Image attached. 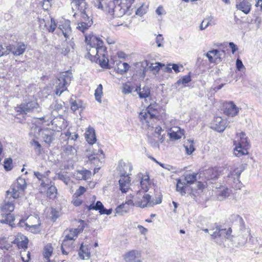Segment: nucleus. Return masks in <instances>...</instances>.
Instances as JSON below:
<instances>
[{
  "instance_id": "obj_1",
  "label": "nucleus",
  "mask_w": 262,
  "mask_h": 262,
  "mask_svg": "<svg viewBox=\"0 0 262 262\" xmlns=\"http://www.w3.org/2000/svg\"><path fill=\"white\" fill-rule=\"evenodd\" d=\"M159 105L156 102L150 103L149 105L139 114V118L143 123H146L148 127H153L154 123L159 117L158 108Z\"/></svg>"
},
{
  "instance_id": "obj_2",
  "label": "nucleus",
  "mask_w": 262,
  "mask_h": 262,
  "mask_svg": "<svg viewBox=\"0 0 262 262\" xmlns=\"http://www.w3.org/2000/svg\"><path fill=\"white\" fill-rule=\"evenodd\" d=\"M72 77V73L70 71L61 72L58 75L55 92L57 95L60 96L67 90V87L70 84Z\"/></svg>"
},
{
  "instance_id": "obj_3",
  "label": "nucleus",
  "mask_w": 262,
  "mask_h": 262,
  "mask_svg": "<svg viewBox=\"0 0 262 262\" xmlns=\"http://www.w3.org/2000/svg\"><path fill=\"white\" fill-rule=\"evenodd\" d=\"M26 182L25 180L22 178L17 179V181L13 183L10 189L7 191V194L9 195L13 199H16L19 197L20 195L24 191L26 188Z\"/></svg>"
},
{
  "instance_id": "obj_4",
  "label": "nucleus",
  "mask_w": 262,
  "mask_h": 262,
  "mask_svg": "<svg viewBox=\"0 0 262 262\" xmlns=\"http://www.w3.org/2000/svg\"><path fill=\"white\" fill-rule=\"evenodd\" d=\"M30 134L34 136L35 138L41 135L44 141L48 144L51 143L54 139L53 133L52 130H42L36 125L31 127Z\"/></svg>"
},
{
  "instance_id": "obj_5",
  "label": "nucleus",
  "mask_w": 262,
  "mask_h": 262,
  "mask_svg": "<svg viewBox=\"0 0 262 262\" xmlns=\"http://www.w3.org/2000/svg\"><path fill=\"white\" fill-rule=\"evenodd\" d=\"M62 109V104L61 102L59 103L57 101H55L50 105L48 112L45 113L43 116L38 119L42 121V122L46 123L47 125H49V121L53 117L58 116L59 112Z\"/></svg>"
},
{
  "instance_id": "obj_6",
  "label": "nucleus",
  "mask_w": 262,
  "mask_h": 262,
  "mask_svg": "<svg viewBox=\"0 0 262 262\" xmlns=\"http://www.w3.org/2000/svg\"><path fill=\"white\" fill-rule=\"evenodd\" d=\"M39 105L36 100L29 101L21 103L15 107V111L20 114H27L28 113L38 111Z\"/></svg>"
},
{
  "instance_id": "obj_7",
  "label": "nucleus",
  "mask_w": 262,
  "mask_h": 262,
  "mask_svg": "<svg viewBox=\"0 0 262 262\" xmlns=\"http://www.w3.org/2000/svg\"><path fill=\"white\" fill-rule=\"evenodd\" d=\"M151 198L150 195L142 192L141 190L138 191L136 195L134 197L135 206L142 208L151 206L150 203L151 202Z\"/></svg>"
},
{
  "instance_id": "obj_8",
  "label": "nucleus",
  "mask_w": 262,
  "mask_h": 262,
  "mask_svg": "<svg viewBox=\"0 0 262 262\" xmlns=\"http://www.w3.org/2000/svg\"><path fill=\"white\" fill-rule=\"evenodd\" d=\"M18 224L20 227H24L25 226L26 229L32 232H34L38 229L40 225V222L39 218L31 216L27 219V222L23 220H20Z\"/></svg>"
},
{
  "instance_id": "obj_9",
  "label": "nucleus",
  "mask_w": 262,
  "mask_h": 262,
  "mask_svg": "<svg viewBox=\"0 0 262 262\" xmlns=\"http://www.w3.org/2000/svg\"><path fill=\"white\" fill-rule=\"evenodd\" d=\"M79 233V231L78 229H71L64 231V234L65 237L61 245V249L63 254L67 255L68 254V251L65 250L64 247L67 246L69 241H73L75 240Z\"/></svg>"
},
{
  "instance_id": "obj_10",
  "label": "nucleus",
  "mask_w": 262,
  "mask_h": 262,
  "mask_svg": "<svg viewBox=\"0 0 262 262\" xmlns=\"http://www.w3.org/2000/svg\"><path fill=\"white\" fill-rule=\"evenodd\" d=\"M49 122L51 123L52 130L56 132L61 131L68 125L67 122L62 118L61 115H58L57 117H52Z\"/></svg>"
},
{
  "instance_id": "obj_11",
  "label": "nucleus",
  "mask_w": 262,
  "mask_h": 262,
  "mask_svg": "<svg viewBox=\"0 0 262 262\" xmlns=\"http://www.w3.org/2000/svg\"><path fill=\"white\" fill-rule=\"evenodd\" d=\"M133 169L131 163L129 162H125L122 160H120L118 163L117 170L119 172V174L121 177H125L130 174V172Z\"/></svg>"
},
{
  "instance_id": "obj_12",
  "label": "nucleus",
  "mask_w": 262,
  "mask_h": 262,
  "mask_svg": "<svg viewBox=\"0 0 262 262\" xmlns=\"http://www.w3.org/2000/svg\"><path fill=\"white\" fill-rule=\"evenodd\" d=\"M227 121L220 117L214 118L211 123V128L219 132H223L227 126Z\"/></svg>"
},
{
  "instance_id": "obj_13",
  "label": "nucleus",
  "mask_w": 262,
  "mask_h": 262,
  "mask_svg": "<svg viewBox=\"0 0 262 262\" xmlns=\"http://www.w3.org/2000/svg\"><path fill=\"white\" fill-rule=\"evenodd\" d=\"M90 46L93 44L94 46L96 45L98 54L100 56L105 55L106 49L103 46V42L98 37L95 36H92L90 37Z\"/></svg>"
},
{
  "instance_id": "obj_14",
  "label": "nucleus",
  "mask_w": 262,
  "mask_h": 262,
  "mask_svg": "<svg viewBox=\"0 0 262 262\" xmlns=\"http://www.w3.org/2000/svg\"><path fill=\"white\" fill-rule=\"evenodd\" d=\"M126 262H142L141 253L137 250H131L123 256Z\"/></svg>"
},
{
  "instance_id": "obj_15",
  "label": "nucleus",
  "mask_w": 262,
  "mask_h": 262,
  "mask_svg": "<svg viewBox=\"0 0 262 262\" xmlns=\"http://www.w3.org/2000/svg\"><path fill=\"white\" fill-rule=\"evenodd\" d=\"M90 37L91 36H85V41L87 42L88 46L87 50H88V54L91 56L90 60L92 61H95L97 60V57H98L100 55L98 54L96 45L94 46L92 44L90 46Z\"/></svg>"
},
{
  "instance_id": "obj_16",
  "label": "nucleus",
  "mask_w": 262,
  "mask_h": 262,
  "mask_svg": "<svg viewBox=\"0 0 262 262\" xmlns=\"http://www.w3.org/2000/svg\"><path fill=\"white\" fill-rule=\"evenodd\" d=\"M27 48L26 45L19 42L15 45L9 46V51L14 56H19L24 54Z\"/></svg>"
},
{
  "instance_id": "obj_17",
  "label": "nucleus",
  "mask_w": 262,
  "mask_h": 262,
  "mask_svg": "<svg viewBox=\"0 0 262 262\" xmlns=\"http://www.w3.org/2000/svg\"><path fill=\"white\" fill-rule=\"evenodd\" d=\"M74 43L72 41H70L69 42L67 41H64L61 47L60 46H58L55 47L56 49L60 52L61 54L63 55H67L71 49H73Z\"/></svg>"
},
{
  "instance_id": "obj_18",
  "label": "nucleus",
  "mask_w": 262,
  "mask_h": 262,
  "mask_svg": "<svg viewBox=\"0 0 262 262\" xmlns=\"http://www.w3.org/2000/svg\"><path fill=\"white\" fill-rule=\"evenodd\" d=\"M238 108L232 101L227 103L225 106V114L229 117H233L237 115Z\"/></svg>"
},
{
  "instance_id": "obj_19",
  "label": "nucleus",
  "mask_w": 262,
  "mask_h": 262,
  "mask_svg": "<svg viewBox=\"0 0 262 262\" xmlns=\"http://www.w3.org/2000/svg\"><path fill=\"white\" fill-rule=\"evenodd\" d=\"M130 180L129 177H121L119 181L120 190L122 193H126L129 188Z\"/></svg>"
},
{
  "instance_id": "obj_20",
  "label": "nucleus",
  "mask_w": 262,
  "mask_h": 262,
  "mask_svg": "<svg viewBox=\"0 0 262 262\" xmlns=\"http://www.w3.org/2000/svg\"><path fill=\"white\" fill-rule=\"evenodd\" d=\"M15 220V217L11 213L0 212V222L9 224L13 227V222Z\"/></svg>"
},
{
  "instance_id": "obj_21",
  "label": "nucleus",
  "mask_w": 262,
  "mask_h": 262,
  "mask_svg": "<svg viewBox=\"0 0 262 262\" xmlns=\"http://www.w3.org/2000/svg\"><path fill=\"white\" fill-rule=\"evenodd\" d=\"M129 67L127 63L119 60L116 61L115 69L118 73L123 74L128 71Z\"/></svg>"
},
{
  "instance_id": "obj_22",
  "label": "nucleus",
  "mask_w": 262,
  "mask_h": 262,
  "mask_svg": "<svg viewBox=\"0 0 262 262\" xmlns=\"http://www.w3.org/2000/svg\"><path fill=\"white\" fill-rule=\"evenodd\" d=\"M221 55L222 54L220 53L219 51L216 49L210 50L206 54V56L208 58L209 62L211 63L215 62L213 57L215 58V60L219 59V61H220Z\"/></svg>"
},
{
  "instance_id": "obj_23",
  "label": "nucleus",
  "mask_w": 262,
  "mask_h": 262,
  "mask_svg": "<svg viewBox=\"0 0 262 262\" xmlns=\"http://www.w3.org/2000/svg\"><path fill=\"white\" fill-rule=\"evenodd\" d=\"M86 141L90 144H93L96 141L95 130L93 128L89 129L85 133Z\"/></svg>"
},
{
  "instance_id": "obj_24",
  "label": "nucleus",
  "mask_w": 262,
  "mask_h": 262,
  "mask_svg": "<svg viewBox=\"0 0 262 262\" xmlns=\"http://www.w3.org/2000/svg\"><path fill=\"white\" fill-rule=\"evenodd\" d=\"M78 254L79 257L82 259H88L91 256V253L88 246H84L83 244L81 245Z\"/></svg>"
},
{
  "instance_id": "obj_25",
  "label": "nucleus",
  "mask_w": 262,
  "mask_h": 262,
  "mask_svg": "<svg viewBox=\"0 0 262 262\" xmlns=\"http://www.w3.org/2000/svg\"><path fill=\"white\" fill-rule=\"evenodd\" d=\"M138 93L140 98H146L148 97L150 93V91L148 86H144L141 91L140 86L137 87L135 90Z\"/></svg>"
},
{
  "instance_id": "obj_26",
  "label": "nucleus",
  "mask_w": 262,
  "mask_h": 262,
  "mask_svg": "<svg viewBox=\"0 0 262 262\" xmlns=\"http://www.w3.org/2000/svg\"><path fill=\"white\" fill-rule=\"evenodd\" d=\"M60 29L66 38H68L71 32L70 21H66L62 25H60Z\"/></svg>"
},
{
  "instance_id": "obj_27",
  "label": "nucleus",
  "mask_w": 262,
  "mask_h": 262,
  "mask_svg": "<svg viewBox=\"0 0 262 262\" xmlns=\"http://www.w3.org/2000/svg\"><path fill=\"white\" fill-rule=\"evenodd\" d=\"M232 230L231 228L226 229H220L219 230V239L223 240V243L226 239H229L231 237Z\"/></svg>"
},
{
  "instance_id": "obj_28",
  "label": "nucleus",
  "mask_w": 262,
  "mask_h": 262,
  "mask_svg": "<svg viewBox=\"0 0 262 262\" xmlns=\"http://www.w3.org/2000/svg\"><path fill=\"white\" fill-rule=\"evenodd\" d=\"M5 204L2 206L1 211L0 212H7V213H11L12 212L14 209V204L13 203V201H9L6 202V201H5Z\"/></svg>"
},
{
  "instance_id": "obj_29",
  "label": "nucleus",
  "mask_w": 262,
  "mask_h": 262,
  "mask_svg": "<svg viewBox=\"0 0 262 262\" xmlns=\"http://www.w3.org/2000/svg\"><path fill=\"white\" fill-rule=\"evenodd\" d=\"M99 154L103 156V151L101 149H99L98 151H95L93 152V154L88 157L89 161L94 163V164L99 166L98 163L100 162V160L97 157H95L96 155H99Z\"/></svg>"
},
{
  "instance_id": "obj_30",
  "label": "nucleus",
  "mask_w": 262,
  "mask_h": 262,
  "mask_svg": "<svg viewBox=\"0 0 262 262\" xmlns=\"http://www.w3.org/2000/svg\"><path fill=\"white\" fill-rule=\"evenodd\" d=\"M234 145L235 146L234 149V154L235 156L240 157L245 155L244 147L242 145L241 143L239 142L236 144V141H234Z\"/></svg>"
},
{
  "instance_id": "obj_31",
  "label": "nucleus",
  "mask_w": 262,
  "mask_h": 262,
  "mask_svg": "<svg viewBox=\"0 0 262 262\" xmlns=\"http://www.w3.org/2000/svg\"><path fill=\"white\" fill-rule=\"evenodd\" d=\"M197 173H188L184 174V182L186 184H192L196 181Z\"/></svg>"
},
{
  "instance_id": "obj_32",
  "label": "nucleus",
  "mask_w": 262,
  "mask_h": 262,
  "mask_svg": "<svg viewBox=\"0 0 262 262\" xmlns=\"http://www.w3.org/2000/svg\"><path fill=\"white\" fill-rule=\"evenodd\" d=\"M191 81L190 73L188 75L184 76L180 78L175 83L176 85L179 86L182 85L183 86H186L187 84Z\"/></svg>"
},
{
  "instance_id": "obj_33",
  "label": "nucleus",
  "mask_w": 262,
  "mask_h": 262,
  "mask_svg": "<svg viewBox=\"0 0 262 262\" xmlns=\"http://www.w3.org/2000/svg\"><path fill=\"white\" fill-rule=\"evenodd\" d=\"M116 7V5H115V2L113 1H110L105 4L104 11L107 12L113 16L115 11Z\"/></svg>"
},
{
  "instance_id": "obj_34",
  "label": "nucleus",
  "mask_w": 262,
  "mask_h": 262,
  "mask_svg": "<svg viewBox=\"0 0 262 262\" xmlns=\"http://www.w3.org/2000/svg\"><path fill=\"white\" fill-rule=\"evenodd\" d=\"M93 23V21H89L86 22H78L77 26V29H78L80 31L83 33L85 31L87 30L91 27Z\"/></svg>"
},
{
  "instance_id": "obj_35",
  "label": "nucleus",
  "mask_w": 262,
  "mask_h": 262,
  "mask_svg": "<svg viewBox=\"0 0 262 262\" xmlns=\"http://www.w3.org/2000/svg\"><path fill=\"white\" fill-rule=\"evenodd\" d=\"M176 130H172L170 133H168L169 138L172 140H178L180 139L183 134L180 130L179 127H175Z\"/></svg>"
},
{
  "instance_id": "obj_36",
  "label": "nucleus",
  "mask_w": 262,
  "mask_h": 262,
  "mask_svg": "<svg viewBox=\"0 0 262 262\" xmlns=\"http://www.w3.org/2000/svg\"><path fill=\"white\" fill-rule=\"evenodd\" d=\"M96 62H99L100 66L101 67L106 69H108V58L105 56V55L104 56H99L98 57H97V60L95 61Z\"/></svg>"
},
{
  "instance_id": "obj_37",
  "label": "nucleus",
  "mask_w": 262,
  "mask_h": 262,
  "mask_svg": "<svg viewBox=\"0 0 262 262\" xmlns=\"http://www.w3.org/2000/svg\"><path fill=\"white\" fill-rule=\"evenodd\" d=\"M72 3L75 4L76 7L80 12L85 11L87 9V4L85 0H71Z\"/></svg>"
},
{
  "instance_id": "obj_38",
  "label": "nucleus",
  "mask_w": 262,
  "mask_h": 262,
  "mask_svg": "<svg viewBox=\"0 0 262 262\" xmlns=\"http://www.w3.org/2000/svg\"><path fill=\"white\" fill-rule=\"evenodd\" d=\"M144 64L146 65V67L148 66V63L147 60H145L144 62H143V66H144ZM162 66V64L159 62H156L155 64L151 63L150 65L149 66L148 68H147V69H149L150 71L158 72L160 70V68ZM146 68H145V69Z\"/></svg>"
},
{
  "instance_id": "obj_39",
  "label": "nucleus",
  "mask_w": 262,
  "mask_h": 262,
  "mask_svg": "<svg viewBox=\"0 0 262 262\" xmlns=\"http://www.w3.org/2000/svg\"><path fill=\"white\" fill-rule=\"evenodd\" d=\"M34 137V138L31 141L30 144L33 148L35 153L39 155L41 154L42 148L40 144L36 140Z\"/></svg>"
},
{
  "instance_id": "obj_40",
  "label": "nucleus",
  "mask_w": 262,
  "mask_h": 262,
  "mask_svg": "<svg viewBox=\"0 0 262 262\" xmlns=\"http://www.w3.org/2000/svg\"><path fill=\"white\" fill-rule=\"evenodd\" d=\"M219 230L220 228L216 227L215 231L210 230V235L211 236L212 239L214 242L219 245L223 244V240L219 239Z\"/></svg>"
},
{
  "instance_id": "obj_41",
  "label": "nucleus",
  "mask_w": 262,
  "mask_h": 262,
  "mask_svg": "<svg viewBox=\"0 0 262 262\" xmlns=\"http://www.w3.org/2000/svg\"><path fill=\"white\" fill-rule=\"evenodd\" d=\"M140 185L142 189L143 190L142 192L146 193L149 190V177L144 176L142 178L140 181Z\"/></svg>"
},
{
  "instance_id": "obj_42",
  "label": "nucleus",
  "mask_w": 262,
  "mask_h": 262,
  "mask_svg": "<svg viewBox=\"0 0 262 262\" xmlns=\"http://www.w3.org/2000/svg\"><path fill=\"white\" fill-rule=\"evenodd\" d=\"M63 151L64 153L68 156H71L72 157L76 156L77 155L76 149L72 145H67L64 146Z\"/></svg>"
},
{
  "instance_id": "obj_43",
  "label": "nucleus",
  "mask_w": 262,
  "mask_h": 262,
  "mask_svg": "<svg viewBox=\"0 0 262 262\" xmlns=\"http://www.w3.org/2000/svg\"><path fill=\"white\" fill-rule=\"evenodd\" d=\"M128 209V208L125 206V204L122 203L116 207L115 209V216L117 214L122 215L124 213L127 212Z\"/></svg>"
},
{
  "instance_id": "obj_44",
  "label": "nucleus",
  "mask_w": 262,
  "mask_h": 262,
  "mask_svg": "<svg viewBox=\"0 0 262 262\" xmlns=\"http://www.w3.org/2000/svg\"><path fill=\"white\" fill-rule=\"evenodd\" d=\"M186 184L185 182H182L181 179L177 180V184L176 190L179 192L182 195H184L186 193V190L184 185Z\"/></svg>"
},
{
  "instance_id": "obj_45",
  "label": "nucleus",
  "mask_w": 262,
  "mask_h": 262,
  "mask_svg": "<svg viewBox=\"0 0 262 262\" xmlns=\"http://www.w3.org/2000/svg\"><path fill=\"white\" fill-rule=\"evenodd\" d=\"M125 9L123 8V7L121 5H118L116 6L115 8V11L113 17H120L122 16L125 13Z\"/></svg>"
},
{
  "instance_id": "obj_46",
  "label": "nucleus",
  "mask_w": 262,
  "mask_h": 262,
  "mask_svg": "<svg viewBox=\"0 0 262 262\" xmlns=\"http://www.w3.org/2000/svg\"><path fill=\"white\" fill-rule=\"evenodd\" d=\"M53 253V248L51 245L48 244L44 248L43 256L47 261L49 260V257L52 255Z\"/></svg>"
},
{
  "instance_id": "obj_47",
  "label": "nucleus",
  "mask_w": 262,
  "mask_h": 262,
  "mask_svg": "<svg viewBox=\"0 0 262 262\" xmlns=\"http://www.w3.org/2000/svg\"><path fill=\"white\" fill-rule=\"evenodd\" d=\"M91 175V172L87 170L78 171L77 175L78 179L80 180H87Z\"/></svg>"
},
{
  "instance_id": "obj_48",
  "label": "nucleus",
  "mask_w": 262,
  "mask_h": 262,
  "mask_svg": "<svg viewBox=\"0 0 262 262\" xmlns=\"http://www.w3.org/2000/svg\"><path fill=\"white\" fill-rule=\"evenodd\" d=\"M103 94L102 92V85L100 84L98 85L97 89L95 91V97L96 100L99 102H101V97Z\"/></svg>"
},
{
  "instance_id": "obj_49",
  "label": "nucleus",
  "mask_w": 262,
  "mask_h": 262,
  "mask_svg": "<svg viewBox=\"0 0 262 262\" xmlns=\"http://www.w3.org/2000/svg\"><path fill=\"white\" fill-rule=\"evenodd\" d=\"M212 16H209L206 17L200 25V29L201 30L205 29L210 25V21L213 19Z\"/></svg>"
},
{
  "instance_id": "obj_50",
  "label": "nucleus",
  "mask_w": 262,
  "mask_h": 262,
  "mask_svg": "<svg viewBox=\"0 0 262 262\" xmlns=\"http://www.w3.org/2000/svg\"><path fill=\"white\" fill-rule=\"evenodd\" d=\"M156 138H157V137L154 136V135H152L150 136H148V141L152 147L155 148H159L160 144L158 142V140L156 139Z\"/></svg>"
},
{
  "instance_id": "obj_51",
  "label": "nucleus",
  "mask_w": 262,
  "mask_h": 262,
  "mask_svg": "<svg viewBox=\"0 0 262 262\" xmlns=\"http://www.w3.org/2000/svg\"><path fill=\"white\" fill-rule=\"evenodd\" d=\"M80 16L78 22H86L90 21H93L92 18L89 16L85 11L80 12V14L78 15Z\"/></svg>"
},
{
  "instance_id": "obj_52",
  "label": "nucleus",
  "mask_w": 262,
  "mask_h": 262,
  "mask_svg": "<svg viewBox=\"0 0 262 262\" xmlns=\"http://www.w3.org/2000/svg\"><path fill=\"white\" fill-rule=\"evenodd\" d=\"M184 147L185 148L186 153L188 155H191L194 150L193 143L191 141H188L187 142H186L184 144Z\"/></svg>"
},
{
  "instance_id": "obj_53",
  "label": "nucleus",
  "mask_w": 262,
  "mask_h": 262,
  "mask_svg": "<svg viewBox=\"0 0 262 262\" xmlns=\"http://www.w3.org/2000/svg\"><path fill=\"white\" fill-rule=\"evenodd\" d=\"M70 103H71V108L74 112L78 110L81 106V102L79 100H73L72 99H71Z\"/></svg>"
},
{
  "instance_id": "obj_54",
  "label": "nucleus",
  "mask_w": 262,
  "mask_h": 262,
  "mask_svg": "<svg viewBox=\"0 0 262 262\" xmlns=\"http://www.w3.org/2000/svg\"><path fill=\"white\" fill-rule=\"evenodd\" d=\"M21 237H22L23 239L17 246L19 249H27L28 248V239L24 235H21Z\"/></svg>"
},
{
  "instance_id": "obj_55",
  "label": "nucleus",
  "mask_w": 262,
  "mask_h": 262,
  "mask_svg": "<svg viewBox=\"0 0 262 262\" xmlns=\"http://www.w3.org/2000/svg\"><path fill=\"white\" fill-rule=\"evenodd\" d=\"M103 205L102 203L99 201H98L96 203V204L94 205V204H91L90 206H88V209L89 210H95L97 211H99L103 207Z\"/></svg>"
},
{
  "instance_id": "obj_56",
  "label": "nucleus",
  "mask_w": 262,
  "mask_h": 262,
  "mask_svg": "<svg viewBox=\"0 0 262 262\" xmlns=\"http://www.w3.org/2000/svg\"><path fill=\"white\" fill-rule=\"evenodd\" d=\"M57 189L54 186H51L48 187L47 195L50 199H53L56 196Z\"/></svg>"
},
{
  "instance_id": "obj_57",
  "label": "nucleus",
  "mask_w": 262,
  "mask_h": 262,
  "mask_svg": "<svg viewBox=\"0 0 262 262\" xmlns=\"http://www.w3.org/2000/svg\"><path fill=\"white\" fill-rule=\"evenodd\" d=\"M236 8L246 13V2L245 0H236Z\"/></svg>"
},
{
  "instance_id": "obj_58",
  "label": "nucleus",
  "mask_w": 262,
  "mask_h": 262,
  "mask_svg": "<svg viewBox=\"0 0 262 262\" xmlns=\"http://www.w3.org/2000/svg\"><path fill=\"white\" fill-rule=\"evenodd\" d=\"M10 53L9 46L2 45L0 44V57L7 55Z\"/></svg>"
},
{
  "instance_id": "obj_59",
  "label": "nucleus",
  "mask_w": 262,
  "mask_h": 262,
  "mask_svg": "<svg viewBox=\"0 0 262 262\" xmlns=\"http://www.w3.org/2000/svg\"><path fill=\"white\" fill-rule=\"evenodd\" d=\"M4 168L7 171L11 170L12 169V160L11 158L6 159L4 161Z\"/></svg>"
},
{
  "instance_id": "obj_60",
  "label": "nucleus",
  "mask_w": 262,
  "mask_h": 262,
  "mask_svg": "<svg viewBox=\"0 0 262 262\" xmlns=\"http://www.w3.org/2000/svg\"><path fill=\"white\" fill-rule=\"evenodd\" d=\"M64 135L66 137H67V139L68 140H73L75 141L77 140L78 137V134L76 133H71L69 131H67L64 134Z\"/></svg>"
},
{
  "instance_id": "obj_61",
  "label": "nucleus",
  "mask_w": 262,
  "mask_h": 262,
  "mask_svg": "<svg viewBox=\"0 0 262 262\" xmlns=\"http://www.w3.org/2000/svg\"><path fill=\"white\" fill-rule=\"evenodd\" d=\"M229 195V191L228 188L221 190L219 193L218 199L220 201L223 200Z\"/></svg>"
},
{
  "instance_id": "obj_62",
  "label": "nucleus",
  "mask_w": 262,
  "mask_h": 262,
  "mask_svg": "<svg viewBox=\"0 0 262 262\" xmlns=\"http://www.w3.org/2000/svg\"><path fill=\"white\" fill-rule=\"evenodd\" d=\"M57 178L63 182L67 185L69 183L70 180V179L68 176L61 173H59L57 174Z\"/></svg>"
},
{
  "instance_id": "obj_63",
  "label": "nucleus",
  "mask_w": 262,
  "mask_h": 262,
  "mask_svg": "<svg viewBox=\"0 0 262 262\" xmlns=\"http://www.w3.org/2000/svg\"><path fill=\"white\" fill-rule=\"evenodd\" d=\"M133 89L134 88L133 86L128 85L127 83H125L123 85L122 92L124 94H128L132 92Z\"/></svg>"
},
{
  "instance_id": "obj_64",
  "label": "nucleus",
  "mask_w": 262,
  "mask_h": 262,
  "mask_svg": "<svg viewBox=\"0 0 262 262\" xmlns=\"http://www.w3.org/2000/svg\"><path fill=\"white\" fill-rule=\"evenodd\" d=\"M86 191V189L83 186H80L76 190L74 195L77 198L83 194Z\"/></svg>"
}]
</instances>
